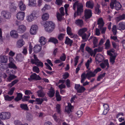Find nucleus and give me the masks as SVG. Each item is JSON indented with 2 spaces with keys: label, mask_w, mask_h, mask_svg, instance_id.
<instances>
[{
  "label": "nucleus",
  "mask_w": 125,
  "mask_h": 125,
  "mask_svg": "<svg viewBox=\"0 0 125 125\" xmlns=\"http://www.w3.org/2000/svg\"><path fill=\"white\" fill-rule=\"evenodd\" d=\"M78 1H77L73 5V9H75V8L77 6V12H75L74 14V17L75 18L77 14V15H80L81 13L83 12V6L81 3H78Z\"/></svg>",
  "instance_id": "nucleus-1"
},
{
  "label": "nucleus",
  "mask_w": 125,
  "mask_h": 125,
  "mask_svg": "<svg viewBox=\"0 0 125 125\" xmlns=\"http://www.w3.org/2000/svg\"><path fill=\"white\" fill-rule=\"evenodd\" d=\"M45 29L47 32L49 33L52 32L55 29V25L52 21L46 22L45 24Z\"/></svg>",
  "instance_id": "nucleus-2"
},
{
  "label": "nucleus",
  "mask_w": 125,
  "mask_h": 125,
  "mask_svg": "<svg viewBox=\"0 0 125 125\" xmlns=\"http://www.w3.org/2000/svg\"><path fill=\"white\" fill-rule=\"evenodd\" d=\"M101 70L100 68H98L94 70V72L91 71H87V72L86 74H85V76L88 79H89L91 77L94 76L96 74Z\"/></svg>",
  "instance_id": "nucleus-3"
},
{
  "label": "nucleus",
  "mask_w": 125,
  "mask_h": 125,
  "mask_svg": "<svg viewBox=\"0 0 125 125\" xmlns=\"http://www.w3.org/2000/svg\"><path fill=\"white\" fill-rule=\"evenodd\" d=\"M110 6L112 9H113L114 7H115V9L117 10H120L122 7L120 3L117 1H114V3H110Z\"/></svg>",
  "instance_id": "nucleus-4"
},
{
  "label": "nucleus",
  "mask_w": 125,
  "mask_h": 125,
  "mask_svg": "<svg viewBox=\"0 0 125 125\" xmlns=\"http://www.w3.org/2000/svg\"><path fill=\"white\" fill-rule=\"evenodd\" d=\"M10 114L8 112H2L0 114V118L2 120L10 118Z\"/></svg>",
  "instance_id": "nucleus-5"
},
{
  "label": "nucleus",
  "mask_w": 125,
  "mask_h": 125,
  "mask_svg": "<svg viewBox=\"0 0 125 125\" xmlns=\"http://www.w3.org/2000/svg\"><path fill=\"white\" fill-rule=\"evenodd\" d=\"M84 16L86 19L90 18L92 16V10H91L85 9L84 10Z\"/></svg>",
  "instance_id": "nucleus-6"
},
{
  "label": "nucleus",
  "mask_w": 125,
  "mask_h": 125,
  "mask_svg": "<svg viewBox=\"0 0 125 125\" xmlns=\"http://www.w3.org/2000/svg\"><path fill=\"white\" fill-rule=\"evenodd\" d=\"M1 16L5 19H9L11 17L10 13L7 11L3 10L1 12Z\"/></svg>",
  "instance_id": "nucleus-7"
},
{
  "label": "nucleus",
  "mask_w": 125,
  "mask_h": 125,
  "mask_svg": "<svg viewBox=\"0 0 125 125\" xmlns=\"http://www.w3.org/2000/svg\"><path fill=\"white\" fill-rule=\"evenodd\" d=\"M30 78H28L29 80L31 81V80H40L42 78L39 75H38L36 73H34L30 76Z\"/></svg>",
  "instance_id": "nucleus-8"
},
{
  "label": "nucleus",
  "mask_w": 125,
  "mask_h": 125,
  "mask_svg": "<svg viewBox=\"0 0 125 125\" xmlns=\"http://www.w3.org/2000/svg\"><path fill=\"white\" fill-rule=\"evenodd\" d=\"M25 15V13L21 11L19 12L16 15V17L19 20L22 21L23 20Z\"/></svg>",
  "instance_id": "nucleus-9"
},
{
  "label": "nucleus",
  "mask_w": 125,
  "mask_h": 125,
  "mask_svg": "<svg viewBox=\"0 0 125 125\" xmlns=\"http://www.w3.org/2000/svg\"><path fill=\"white\" fill-rule=\"evenodd\" d=\"M38 29V27L37 25H33L31 27L30 30V33L32 35L35 34Z\"/></svg>",
  "instance_id": "nucleus-10"
},
{
  "label": "nucleus",
  "mask_w": 125,
  "mask_h": 125,
  "mask_svg": "<svg viewBox=\"0 0 125 125\" xmlns=\"http://www.w3.org/2000/svg\"><path fill=\"white\" fill-rule=\"evenodd\" d=\"M26 27L23 25L19 26L17 29V31L20 33H22L24 32L26 30Z\"/></svg>",
  "instance_id": "nucleus-11"
},
{
  "label": "nucleus",
  "mask_w": 125,
  "mask_h": 125,
  "mask_svg": "<svg viewBox=\"0 0 125 125\" xmlns=\"http://www.w3.org/2000/svg\"><path fill=\"white\" fill-rule=\"evenodd\" d=\"M117 29L120 30L125 29V23L123 22H121L117 26Z\"/></svg>",
  "instance_id": "nucleus-12"
},
{
  "label": "nucleus",
  "mask_w": 125,
  "mask_h": 125,
  "mask_svg": "<svg viewBox=\"0 0 125 125\" xmlns=\"http://www.w3.org/2000/svg\"><path fill=\"white\" fill-rule=\"evenodd\" d=\"M100 66L103 69L104 68L107 66L108 68L109 66L108 63V60L107 59L105 60L103 62H102L100 64Z\"/></svg>",
  "instance_id": "nucleus-13"
},
{
  "label": "nucleus",
  "mask_w": 125,
  "mask_h": 125,
  "mask_svg": "<svg viewBox=\"0 0 125 125\" xmlns=\"http://www.w3.org/2000/svg\"><path fill=\"white\" fill-rule=\"evenodd\" d=\"M103 56L101 54H98L96 56L95 59L96 62H98V63H99L103 60Z\"/></svg>",
  "instance_id": "nucleus-14"
},
{
  "label": "nucleus",
  "mask_w": 125,
  "mask_h": 125,
  "mask_svg": "<svg viewBox=\"0 0 125 125\" xmlns=\"http://www.w3.org/2000/svg\"><path fill=\"white\" fill-rule=\"evenodd\" d=\"M10 5L9 7L10 11L12 12L15 11L17 9L16 6L13 2H10Z\"/></svg>",
  "instance_id": "nucleus-15"
},
{
  "label": "nucleus",
  "mask_w": 125,
  "mask_h": 125,
  "mask_svg": "<svg viewBox=\"0 0 125 125\" xmlns=\"http://www.w3.org/2000/svg\"><path fill=\"white\" fill-rule=\"evenodd\" d=\"M24 59V56L23 55L21 54H18L16 57V60L18 62H21L23 61Z\"/></svg>",
  "instance_id": "nucleus-16"
},
{
  "label": "nucleus",
  "mask_w": 125,
  "mask_h": 125,
  "mask_svg": "<svg viewBox=\"0 0 125 125\" xmlns=\"http://www.w3.org/2000/svg\"><path fill=\"white\" fill-rule=\"evenodd\" d=\"M19 6L21 10L24 11L25 10L26 7L22 1H20L19 3Z\"/></svg>",
  "instance_id": "nucleus-17"
},
{
  "label": "nucleus",
  "mask_w": 125,
  "mask_h": 125,
  "mask_svg": "<svg viewBox=\"0 0 125 125\" xmlns=\"http://www.w3.org/2000/svg\"><path fill=\"white\" fill-rule=\"evenodd\" d=\"M47 41L46 39L44 37L42 36L40 38L39 41L42 45H44L46 43Z\"/></svg>",
  "instance_id": "nucleus-18"
},
{
  "label": "nucleus",
  "mask_w": 125,
  "mask_h": 125,
  "mask_svg": "<svg viewBox=\"0 0 125 125\" xmlns=\"http://www.w3.org/2000/svg\"><path fill=\"white\" fill-rule=\"evenodd\" d=\"M17 31L16 32L15 31L13 30L10 32V35L13 38H17L18 37V34L17 33Z\"/></svg>",
  "instance_id": "nucleus-19"
},
{
  "label": "nucleus",
  "mask_w": 125,
  "mask_h": 125,
  "mask_svg": "<svg viewBox=\"0 0 125 125\" xmlns=\"http://www.w3.org/2000/svg\"><path fill=\"white\" fill-rule=\"evenodd\" d=\"M41 48L39 45H36L33 48V51L35 53L39 52L41 50Z\"/></svg>",
  "instance_id": "nucleus-20"
},
{
  "label": "nucleus",
  "mask_w": 125,
  "mask_h": 125,
  "mask_svg": "<svg viewBox=\"0 0 125 125\" xmlns=\"http://www.w3.org/2000/svg\"><path fill=\"white\" fill-rule=\"evenodd\" d=\"M7 61V58L6 56L3 55L0 56V62L3 63H5Z\"/></svg>",
  "instance_id": "nucleus-21"
},
{
  "label": "nucleus",
  "mask_w": 125,
  "mask_h": 125,
  "mask_svg": "<svg viewBox=\"0 0 125 125\" xmlns=\"http://www.w3.org/2000/svg\"><path fill=\"white\" fill-rule=\"evenodd\" d=\"M24 42L22 39L19 40L17 42V47L18 48L21 47L24 44Z\"/></svg>",
  "instance_id": "nucleus-22"
},
{
  "label": "nucleus",
  "mask_w": 125,
  "mask_h": 125,
  "mask_svg": "<svg viewBox=\"0 0 125 125\" xmlns=\"http://www.w3.org/2000/svg\"><path fill=\"white\" fill-rule=\"evenodd\" d=\"M75 23L76 24L79 26L80 27H81L83 24V21L82 20L79 19L76 20L75 21Z\"/></svg>",
  "instance_id": "nucleus-23"
},
{
  "label": "nucleus",
  "mask_w": 125,
  "mask_h": 125,
  "mask_svg": "<svg viewBox=\"0 0 125 125\" xmlns=\"http://www.w3.org/2000/svg\"><path fill=\"white\" fill-rule=\"evenodd\" d=\"M87 30V29L86 28H84L80 29L78 32V34L80 36L82 35L83 34H85V32Z\"/></svg>",
  "instance_id": "nucleus-24"
},
{
  "label": "nucleus",
  "mask_w": 125,
  "mask_h": 125,
  "mask_svg": "<svg viewBox=\"0 0 125 125\" xmlns=\"http://www.w3.org/2000/svg\"><path fill=\"white\" fill-rule=\"evenodd\" d=\"M48 42L53 43L55 44H57L58 43V41L57 39L52 37L49 38Z\"/></svg>",
  "instance_id": "nucleus-25"
},
{
  "label": "nucleus",
  "mask_w": 125,
  "mask_h": 125,
  "mask_svg": "<svg viewBox=\"0 0 125 125\" xmlns=\"http://www.w3.org/2000/svg\"><path fill=\"white\" fill-rule=\"evenodd\" d=\"M125 19V14H122V15H119V16L116 18V20L118 22L120 21Z\"/></svg>",
  "instance_id": "nucleus-26"
},
{
  "label": "nucleus",
  "mask_w": 125,
  "mask_h": 125,
  "mask_svg": "<svg viewBox=\"0 0 125 125\" xmlns=\"http://www.w3.org/2000/svg\"><path fill=\"white\" fill-rule=\"evenodd\" d=\"M17 97L15 98L14 100L16 101L21 100L22 98V94L21 93H17Z\"/></svg>",
  "instance_id": "nucleus-27"
},
{
  "label": "nucleus",
  "mask_w": 125,
  "mask_h": 125,
  "mask_svg": "<svg viewBox=\"0 0 125 125\" xmlns=\"http://www.w3.org/2000/svg\"><path fill=\"white\" fill-rule=\"evenodd\" d=\"M70 103L68 104V106L65 108V110L68 113H70L71 112V109L73 107V106L71 105Z\"/></svg>",
  "instance_id": "nucleus-28"
},
{
  "label": "nucleus",
  "mask_w": 125,
  "mask_h": 125,
  "mask_svg": "<svg viewBox=\"0 0 125 125\" xmlns=\"http://www.w3.org/2000/svg\"><path fill=\"white\" fill-rule=\"evenodd\" d=\"M38 95L39 97H43L45 96V94L43 92L42 89H40L37 92Z\"/></svg>",
  "instance_id": "nucleus-29"
},
{
  "label": "nucleus",
  "mask_w": 125,
  "mask_h": 125,
  "mask_svg": "<svg viewBox=\"0 0 125 125\" xmlns=\"http://www.w3.org/2000/svg\"><path fill=\"white\" fill-rule=\"evenodd\" d=\"M49 17V15L47 13H44L42 16V18L44 21L47 20Z\"/></svg>",
  "instance_id": "nucleus-30"
},
{
  "label": "nucleus",
  "mask_w": 125,
  "mask_h": 125,
  "mask_svg": "<svg viewBox=\"0 0 125 125\" xmlns=\"http://www.w3.org/2000/svg\"><path fill=\"white\" fill-rule=\"evenodd\" d=\"M20 107L22 109L25 110H28V107L26 104H21L20 105Z\"/></svg>",
  "instance_id": "nucleus-31"
},
{
  "label": "nucleus",
  "mask_w": 125,
  "mask_h": 125,
  "mask_svg": "<svg viewBox=\"0 0 125 125\" xmlns=\"http://www.w3.org/2000/svg\"><path fill=\"white\" fill-rule=\"evenodd\" d=\"M55 95L57 100L58 101H60L61 100V98L59 92L57 90L56 91Z\"/></svg>",
  "instance_id": "nucleus-32"
},
{
  "label": "nucleus",
  "mask_w": 125,
  "mask_h": 125,
  "mask_svg": "<svg viewBox=\"0 0 125 125\" xmlns=\"http://www.w3.org/2000/svg\"><path fill=\"white\" fill-rule=\"evenodd\" d=\"M36 0H29V5H31L33 6H36Z\"/></svg>",
  "instance_id": "nucleus-33"
},
{
  "label": "nucleus",
  "mask_w": 125,
  "mask_h": 125,
  "mask_svg": "<svg viewBox=\"0 0 125 125\" xmlns=\"http://www.w3.org/2000/svg\"><path fill=\"white\" fill-rule=\"evenodd\" d=\"M4 98L6 100L8 101H10L13 99L14 98V96H12L11 97L9 96L8 95H6L5 96Z\"/></svg>",
  "instance_id": "nucleus-34"
},
{
  "label": "nucleus",
  "mask_w": 125,
  "mask_h": 125,
  "mask_svg": "<svg viewBox=\"0 0 125 125\" xmlns=\"http://www.w3.org/2000/svg\"><path fill=\"white\" fill-rule=\"evenodd\" d=\"M103 24L101 26H99V28L101 30V33L102 34H104L106 31V27H104L103 28Z\"/></svg>",
  "instance_id": "nucleus-35"
},
{
  "label": "nucleus",
  "mask_w": 125,
  "mask_h": 125,
  "mask_svg": "<svg viewBox=\"0 0 125 125\" xmlns=\"http://www.w3.org/2000/svg\"><path fill=\"white\" fill-rule=\"evenodd\" d=\"M86 6L91 9L93 8L94 6L93 4L91 3L90 1H87L86 4Z\"/></svg>",
  "instance_id": "nucleus-36"
},
{
  "label": "nucleus",
  "mask_w": 125,
  "mask_h": 125,
  "mask_svg": "<svg viewBox=\"0 0 125 125\" xmlns=\"http://www.w3.org/2000/svg\"><path fill=\"white\" fill-rule=\"evenodd\" d=\"M17 77L16 76L13 75L11 74L7 78V81L10 82L11 80Z\"/></svg>",
  "instance_id": "nucleus-37"
},
{
  "label": "nucleus",
  "mask_w": 125,
  "mask_h": 125,
  "mask_svg": "<svg viewBox=\"0 0 125 125\" xmlns=\"http://www.w3.org/2000/svg\"><path fill=\"white\" fill-rule=\"evenodd\" d=\"M32 62H33V64H34L38 66H41V67H42L43 65V63L40 61L39 60L37 62H33V60H32Z\"/></svg>",
  "instance_id": "nucleus-38"
},
{
  "label": "nucleus",
  "mask_w": 125,
  "mask_h": 125,
  "mask_svg": "<svg viewBox=\"0 0 125 125\" xmlns=\"http://www.w3.org/2000/svg\"><path fill=\"white\" fill-rule=\"evenodd\" d=\"M81 77V83H83L87 77L85 76V73H84L82 74Z\"/></svg>",
  "instance_id": "nucleus-39"
},
{
  "label": "nucleus",
  "mask_w": 125,
  "mask_h": 125,
  "mask_svg": "<svg viewBox=\"0 0 125 125\" xmlns=\"http://www.w3.org/2000/svg\"><path fill=\"white\" fill-rule=\"evenodd\" d=\"M85 88L82 86H81L79 89L77 90V92L81 93L83 92L85 90Z\"/></svg>",
  "instance_id": "nucleus-40"
},
{
  "label": "nucleus",
  "mask_w": 125,
  "mask_h": 125,
  "mask_svg": "<svg viewBox=\"0 0 125 125\" xmlns=\"http://www.w3.org/2000/svg\"><path fill=\"white\" fill-rule=\"evenodd\" d=\"M35 101L36 102V104H41L43 102L42 98H36Z\"/></svg>",
  "instance_id": "nucleus-41"
},
{
  "label": "nucleus",
  "mask_w": 125,
  "mask_h": 125,
  "mask_svg": "<svg viewBox=\"0 0 125 125\" xmlns=\"http://www.w3.org/2000/svg\"><path fill=\"white\" fill-rule=\"evenodd\" d=\"M99 5L97 4L95 9V13L98 14H99L101 12V11L99 9Z\"/></svg>",
  "instance_id": "nucleus-42"
},
{
  "label": "nucleus",
  "mask_w": 125,
  "mask_h": 125,
  "mask_svg": "<svg viewBox=\"0 0 125 125\" xmlns=\"http://www.w3.org/2000/svg\"><path fill=\"white\" fill-rule=\"evenodd\" d=\"M64 42L65 44L68 45L70 43L73 42V41L72 40H71L68 37H66Z\"/></svg>",
  "instance_id": "nucleus-43"
},
{
  "label": "nucleus",
  "mask_w": 125,
  "mask_h": 125,
  "mask_svg": "<svg viewBox=\"0 0 125 125\" xmlns=\"http://www.w3.org/2000/svg\"><path fill=\"white\" fill-rule=\"evenodd\" d=\"M8 67L10 68H12L13 69H16L17 67L15 65L13 62H10L8 64Z\"/></svg>",
  "instance_id": "nucleus-44"
},
{
  "label": "nucleus",
  "mask_w": 125,
  "mask_h": 125,
  "mask_svg": "<svg viewBox=\"0 0 125 125\" xmlns=\"http://www.w3.org/2000/svg\"><path fill=\"white\" fill-rule=\"evenodd\" d=\"M26 118L29 121H31L33 119L32 116L31 114L27 113L26 115Z\"/></svg>",
  "instance_id": "nucleus-45"
},
{
  "label": "nucleus",
  "mask_w": 125,
  "mask_h": 125,
  "mask_svg": "<svg viewBox=\"0 0 125 125\" xmlns=\"http://www.w3.org/2000/svg\"><path fill=\"white\" fill-rule=\"evenodd\" d=\"M34 18L31 14L28 16L27 18V20L30 22H31L33 20Z\"/></svg>",
  "instance_id": "nucleus-46"
},
{
  "label": "nucleus",
  "mask_w": 125,
  "mask_h": 125,
  "mask_svg": "<svg viewBox=\"0 0 125 125\" xmlns=\"http://www.w3.org/2000/svg\"><path fill=\"white\" fill-rule=\"evenodd\" d=\"M55 94V92L53 90L49 91L48 93V96L50 97H52L54 96Z\"/></svg>",
  "instance_id": "nucleus-47"
},
{
  "label": "nucleus",
  "mask_w": 125,
  "mask_h": 125,
  "mask_svg": "<svg viewBox=\"0 0 125 125\" xmlns=\"http://www.w3.org/2000/svg\"><path fill=\"white\" fill-rule=\"evenodd\" d=\"M19 81L18 80H15L13 81L11 83L8 84V86L10 87H11L14 85L15 84L17 83Z\"/></svg>",
  "instance_id": "nucleus-48"
},
{
  "label": "nucleus",
  "mask_w": 125,
  "mask_h": 125,
  "mask_svg": "<svg viewBox=\"0 0 125 125\" xmlns=\"http://www.w3.org/2000/svg\"><path fill=\"white\" fill-rule=\"evenodd\" d=\"M97 24L99 25V26H102L103 24V25L104 24V23L103 22V21L102 18H99L97 22Z\"/></svg>",
  "instance_id": "nucleus-49"
},
{
  "label": "nucleus",
  "mask_w": 125,
  "mask_h": 125,
  "mask_svg": "<svg viewBox=\"0 0 125 125\" xmlns=\"http://www.w3.org/2000/svg\"><path fill=\"white\" fill-rule=\"evenodd\" d=\"M67 33L69 35L71 36L73 35V33L71 32V28L69 27H68L67 29Z\"/></svg>",
  "instance_id": "nucleus-50"
},
{
  "label": "nucleus",
  "mask_w": 125,
  "mask_h": 125,
  "mask_svg": "<svg viewBox=\"0 0 125 125\" xmlns=\"http://www.w3.org/2000/svg\"><path fill=\"white\" fill-rule=\"evenodd\" d=\"M92 61V59L91 58H90V60H88L87 62L86 63L85 65L87 69H88L89 67V64L91 63Z\"/></svg>",
  "instance_id": "nucleus-51"
},
{
  "label": "nucleus",
  "mask_w": 125,
  "mask_h": 125,
  "mask_svg": "<svg viewBox=\"0 0 125 125\" xmlns=\"http://www.w3.org/2000/svg\"><path fill=\"white\" fill-rule=\"evenodd\" d=\"M105 49H108L110 47V41L108 39L105 43Z\"/></svg>",
  "instance_id": "nucleus-52"
},
{
  "label": "nucleus",
  "mask_w": 125,
  "mask_h": 125,
  "mask_svg": "<svg viewBox=\"0 0 125 125\" xmlns=\"http://www.w3.org/2000/svg\"><path fill=\"white\" fill-rule=\"evenodd\" d=\"M33 70L34 72L37 73H39L40 72L39 68L36 66H35L33 67Z\"/></svg>",
  "instance_id": "nucleus-53"
},
{
  "label": "nucleus",
  "mask_w": 125,
  "mask_h": 125,
  "mask_svg": "<svg viewBox=\"0 0 125 125\" xmlns=\"http://www.w3.org/2000/svg\"><path fill=\"white\" fill-rule=\"evenodd\" d=\"M105 73H104L103 74H101L99 75L97 78V81H100L101 79H102L105 76Z\"/></svg>",
  "instance_id": "nucleus-54"
},
{
  "label": "nucleus",
  "mask_w": 125,
  "mask_h": 125,
  "mask_svg": "<svg viewBox=\"0 0 125 125\" xmlns=\"http://www.w3.org/2000/svg\"><path fill=\"white\" fill-rule=\"evenodd\" d=\"M115 51L114 49H111L110 50L107 51V54L108 55L110 56H112L113 54L111 53V52H114Z\"/></svg>",
  "instance_id": "nucleus-55"
},
{
  "label": "nucleus",
  "mask_w": 125,
  "mask_h": 125,
  "mask_svg": "<svg viewBox=\"0 0 125 125\" xmlns=\"http://www.w3.org/2000/svg\"><path fill=\"white\" fill-rule=\"evenodd\" d=\"M65 35V34L63 33H60L59 34V35L58 36V38L59 40L60 41L62 40L63 38L64 37Z\"/></svg>",
  "instance_id": "nucleus-56"
},
{
  "label": "nucleus",
  "mask_w": 125,
  "mask_h": 125,
  "mask_svg": "<svg viewBox=\"0 0 125 125\" xmlns=\"http://www.w3.org/2000/svg\"><path fill=\"white\" fill-rule=\"evenodd\" d=\"M33 56L34 57V59H31V62L32 64L33 62H32V60H33V62L35 63L36 62H37V61H39L35 54H34L33 55Z\"/></svg>",
  "instance_id": "nucleus-57"
},
{
  "label": "nucleus",
  "mask_w": 125,
  "mask_h": 125,
  "mask_svg": "<svg viewBox=\"0 0 125 125\" xmlns=\"http://www.w3.org/2000/svg\"><path fill=\"white\" fill-rule=\"evenodd\" d=\"M15 89V88L14 87L12 88L8 92V94L10 95H12Z\"/></svg>",
  "instance_id": "nucleus-58"
},
{
  "label": "nucleus",
  "mask_w": 125,
  "mask_h": 125,
  "mask_svg": "<svg viewBox=\"0 0 125 125\" xmlns=\"http://www.w3.org/2000/svg\"><path fill=\"white\" fill-rule=\"evenodd\" d=\"M116 26L114 25L113 26L112 28V31L114 35H115L116 34Z\"/></svg>",
  "instance_id": "nucleus-59"
},
{
  "label": "nucleus",
  "mask_w": 125,
  "mask_h": 125,
  "mask_svg": "<svg viewBox=\"0 0 125 125\" xmlns=\"http://www.w3.org/2000/svg\"><path fill=\"white\" fill-rule=\"evenodd\" d=\"M35 18V17H38V13L37 11H33L31 14Z\"/></svg>",
  "instance_id": "nucleus-60"
},
{
  "label": "nucleus",
  "mask_w": 125,
  "mask_h": 125,
  "mask_svg": "<svg viewBox=\"0 0 125 125\" xmlns=\"http://www.w3.org/2000/svg\"><path fill=\"white\" fill-rule=\"evenodd\" d=\"M66 58V56L64 53L62 54V55L60 57V59L61 61H64Z\"/></svg>",
  "instance_id": "nucleus-61"
},
{
  "label": "nucleus",
  "mask_w": 125,
  "mask_h": 125,
  "mask_svg": "<svg viewBox=\"0 0 125 125\" xmlns=\"http://www.w3.org/2000/svg\"><path fill=\"white\" fill-rule=\"evenodd\" d=\"M102 50V47H99L98 48H96L94 49V52H101Z\"/></svg>",
  "instance_id": "nucleus-62"
},
{
  "label": "nucleus",
  "mask_w": 125,
  "mask_h": 125,
  "mask_svg": "<svg viewBox=\"0 0 125 125\" xmlns=\"http://www.w3.org/2000/svg\"><path fill=\"white\" fill-rule=\"evenodd\" d=\"M56 109L57 112L58 113L60 114V108L61 106L60 104H57L56 106Z\"/></svg>",
  "instance_id": "nucleus-63"
},
{
  "label": "nucleus",
  "mask_w": 125,
  "mask_h": 125,
  "mask_svg": "<svg viewBox=\"0 0 125 125\" xmlns=\"http://www.w3.org/2000/svg\"><path fill=\"white\" fill-rule=\"evenodd\" d=\"M57 18L58 20L60 21H61L62 19V16L61 14L59 13L57 14Z\"/></svg>",
  "instance_id": "nucleus-64"
}]
</instances>
